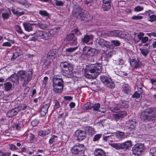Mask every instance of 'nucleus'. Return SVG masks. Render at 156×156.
<instances>
[{
	"label": "nucleus",
	"mask_w": 156,
	"mask_h": 156,
	"mask_svg": "<svg viewBox=\"0 0 156 156\" xmlns=\"http://www.w3.org/2000/svg\"><path fill=\"white\" fill-rule=\"evenodd\" d=\"M111 79V78H109L105 76H100L101 80L105 85L107 84V83L109 82V80H110Z\"/></svg>",
	"instance_id": "33"
},
{
	"label": "nucleus",
	"mask_w": 156,
	"mask_h": 156,
	"mask_svg": "<svg viewBox=\"0 0 156 156\" xmlns=\"http://www.w3.org/2000/svg\"><path fill=\"white\" fill-rule=\"evenodd\" d=\"M86 133L89 135L91 136L94 133V129L91 127H87L85 129Z\"/></svg>",
	"instance_id": "28"
},
{
	"label": "nucleus",
	"mask_w": 156,
	"mask_h": 156,
	"mask_svg": "<svg viewBox=\"0 0 156 156\" xmlns=\"http://www.w3.org/2000/svg\"><path fill=\"white\" fill-rule=\"evenodd\" d=\"M17 74L19 80L23 82V86L25 87L31 80L33 73L31 71L26 72L24 71L20 70L18 72Z\"/></svg>",
	"instance_id": "4"
},
{
	"label": "nucleus",
	"mask_w": 156,
	"mask_h": 156,
	"mask_svg": "<svg viewBox=\"0 0 156 156\" xmlns=\"http://www.w3.org/2000/svg\"><path fill=\"white\" fill-rule=\"evenodd\" d=\"M97 52L96 49L90 47H85L83 48V53L86 56H94Z\"/></svg>",
	"instance_id": "11"
},
{
	"label": "nucleus",
	"mask_w": 156,
	"mask_h": 156,
	"mask_svg": "<svg viewBox=\"0 0 156 156\" xmlns=\"http://www.w3.org/2000/svg\"><path fill=\"white\" fill-rule=\"evenodd\" d=\"M122 91L126 94H129L131 93V88L128 84H125L123 86Z\"/></svg>",
	"instance_id": "24"
},
{
	"label": "nucleus",
	"mask_w": 156,
	"mask_h": 156,
	"mask_svg": "<svg viewBox=\"0 0 156 156\" xmlns=\"http://www.w3.org/2000/svg\"><path fill=\"white\" fill-rule=\"evenodd\" d=\"M50 103L45 104L41 109V114L43 116H44L48 112V110L50 105Z\"/></svg>",
	"instance_id": "19"
},
{
	"label": "nucleus",
	"mask_w": 156,
	"mask_h": 156,
	"mask_svg": "<svg viewBox=\"0 0 156 156\" xmlns=\"http://www.w3.org/2000/svg\"><path fill=\"white\" fill-rule=\"evenodd\" d=\"M101 66L100 64L88 65L84 70L86 77L90 79L95 78L101 73Z\"/></svg>",
	"instance_id": "1"
},
{
	"label": "nucleus",
	"mask_w": 156,
	"mask_h": 156,
	"mask_svg": "<svg viewBox=\"0 0 156 156\" xmlns=\"http://www.w3.org/2000/svg\"><path fill=\"white\" fill-rule=\"evenodd\" d=\"M143 7L138 6L134 8V10L136 12H139L143 10Z\"/></svg>",
	"instance_id": "58"
},
{
	"label": "nucleus",
	"mask_w": 156,
	"mask_h": 156,
	"mask_svg": "<svg viewBox=\"0 0 156 156\" xmlns=\"http://www.w3.org/2000/svg\"><path fill=\"white\" fill-rule=\"evenodd\" d=\"M28 108V106L27 105L25 104H23L21 105L20 106V107H19L17 108H18L19 110H20V111L21 110H25L27 108Z\"/></svg>",
	"instance_id": "51"
},
{
	"label": "nucleus",
	"mask_w": 156,
	"mask_h": 156,
	"mask_svg": "<svg viewBox=\"0 0 156 156\" xmlns=\"http://www.w3.org/2000/svg\"><path fill=\"white\" fill-rule=\"evenodd\" d=\"M140 118L144 121H151L156 119V108H147L140 113Z\"/></svg>",
	"instance_id": "2"
},
{
	"label": "nucleus",
	"mask_w": 156,
	"mask_h": 156,
	"mask_svg": "<svg viewBox=\"0 0 156 156\" xmlns=\"http://www.w3.org/2000/svg\"><path fill=\"white\" fill-rule=\"evenodd\" d=\"M91 105L92 106L91 107V108H93L94 111H99L100 112V111L98 110L100 107V104L98 103H96L95 104L92 103Z\"/></svg>",
	"instance_id": "34"
},
{
	"label": "nucleus",
	"mask_w": 156,
	"mask_h": 156,
	"mask_svg": "<svg viewBox=\"0 0 156 156\" xmlns=\"http://www.w3.org/2000/svg\"><path fill=\"white\" fill-rule=\"evenodd\" d=\"M53 90L56 93L62 92L64 86V81L60 76H54L52 79Z\"/></svg>",
	"instance_id": "3"
},
{
	"label": "nucleus",
	"mask_w": 156,
	"mask_h": 156,
	"mask_svg": "<svg viewBox=\"0 0 156 156\" xmlns=\"http://www.w3.org/2000/svg\"><path fill=\"white\" fill-rule=\"evenodd\" d=\"M110 145L116 150H126L131 147L132 144L130 141H128L121 143H112Z\"/></svg>",
	"instance_id": "6"
},
{
	"label": "nucleus",
	"mask_w": 156,
	"mask_h": 156,
	"mask_svg": "<svg viewBox=\"0 0 156 156\" xmlns=\"http://www.w3.org/2000/svg\"><path fill=\"white\" fill-rule=\"evenodd\" d=\"M156 20V15H149L148 18V20L151 22L155 21Z\"/></svg>",
	"instance_id": "41"
},
{
	"label": "nucleus",
	"mask_w": 156,
	"mask_h": 156,
	"mask_svg": "<svg viewBox=\"0 0 156 156\" xmlns=\"http://www.w3.org/2000/svg\"><path fill=\"white\" fill-rule=\"evenodd\" d=\"M64 2L62 1H58L55 3L56 5L58 6H62L63 5Z\"/></svg>",
	"instance_id": "62"
},
{
	"label": "nucleus",
	"mask_w": 156,
	"mask_h": 156,
	"mask_svg": "<svg viewBox=\"0 0 156 156\" xmlns=\"http://www.w3.org/2000/svg\"><path fill=\"white\" fill-rule=\"evenodd\" d=\"M57 136L55 135L52 136L50 139L49 140V143L50 144H52L54 141L55 138H57Z\"/></svg>",
	"instance_id": "59"
},
{
	"label": "nucleus",
	"mask_w": 156,
	"mask_h": 156,
	"mask_svg": "<svg viewBox=\"0 0 156 156\" xmlns=\"http://www.w3.org/2000/svg\"><path fill=\"white\" fill-rule=\"evenodd\" d=\"M17 32L20 34H22L23 32L21 27L18 25H16L15 27Z\"/></svg>",
	"instance_id": "53"
},
{
	"label": "nucleus",
	"mask_w": 156,
	"mask_h": 156,
	"mask_svg": "<svg viewBox=\"0 0 156 156\" xmlns=\"http://www.w3.org/2000/svg\"><path fill=\"white\" fill-rule=\"evenodd\" d=\"M78 47L76 46L73 48H70L66 49V51L69 53L75 51L78 48Z\"/></svg>",
	"instance_id": "45"
},
{
	"label": "nucleus",
	"mask_w": 156,
	"mask_h": 156,
	"mask_svg": "<svg viewBox=\"0 0 156 156\" xmlns=\"http://www.w3.org/2000/svg\"><path fill=\"white\" fill-rule=\"evenodd\" d=\"M2 16L3 18L4 19H7L9 16V15L8 12L2 13Z\"/></svg>",
	"instance_id": "52"
},
{
	"label": "nucleus",
	"mask_w": 156,
	"mask_h": 156,
	"mask_svg": "<svg viewBox=\"0 0 156 156\" xmlns=\"http://www.w3.org/2000/svg\"><path fill=\"white\" fill-rule=\"evenodd\" d=\"M80 33L79 30L77 29H75L72 31L71 33L67 35L66 39L68 41H70L73 40L72 45L76 44L77 42L76 39L74 38L75 36L76 35H80Z\"/></svg>",
	"instance_id": "9"
},
{
	"label": "nucleus",
	"mask_w": 156,
	"mask_h": 156,
	"mask_svg": "<svg viewBox=\"0 0 156 156\" xmlns=\"http://www.w3.org/2000/svg\"><path fill=\"white\" fill-rule=\"evenodd\" d=\"M83 13L82 9L79 5H76L74 6L73 13L74 16L80 19Z\"/></svg>",
	"instance_id": "10"
},
{
	"label": "nucleus",
	"mask_w": 156,
	"mask_h": 156,
	"mask_svg": "<svg viewBox=\"0 0 156 156\" xmlns=\"http://www.w3.org/2000/svg\"><path fill=\"white\" fill-rule=\"evenodd\" d=\"M48 80V78L46 76L44 77V80L43 81V84L45 85L44 87L46 86V85L47 83V82Z\"/></svg>",
	"instance_id": "60"
},
{
	"label": "nucleus",
	"mask_w": 156,
	"mask_h": 156,
	"mask_svg": "<svg viewBox=\"0 0 156 156\" xmlns=\"http://www.w3.org/2000/svg\"><path fill=\"white\" fill-rule=\"evenodd\" d=\"M34 25L30 24L29 23L24 22L23 23V25L25 30L26 31L30 32L33 30L32 25Z\"/></svg>",
	"instance_id": "21"
},
{
	"label": "nucleus",
	"mask_w": 156,
	"mask_h": 156,
	"mask_svg": "<svg viewBox=\"0 0 156 156\" xmlns=\"http://www.w3.org/2000/svg\"><path fill=\"white\" fill-rule=\"evenodd\" d=\"M111 7V5L110 4H105L103 3L102 5V8L103 10L107 11Z\"/></svg>",
	"instance_id": "40"
},
{
	"label": "nucleus",
	"mask_w": 156,
	"mask_h": 156,
	"mask_svg": "<svg viewBox=\"0 0 156 156\" xmlns=\"http://www.w3.org/2000/svg\"><path fill=\"white\" fill-rule=\"evenodd\" d=\"M75 136L77 137L76 140L82 141L87 137L85 131L77 130L75 132Z\"/></svg>",
	"instance_id": "13"
},
{
	"label": "nucleus",
	"mask_w": 156,
	"mask_h": 156,
	"mask_svg": "<svg viewBox=\"0 0 156 156\" xmlns=\"http://www.w3.org/2000/svg\"><path fill=\"white\" fill-rule=\"evenodd\" d=\"M37 26L42 29H46L48 28V26L47 24L41 23H38L37 24Z\"/></svg>",
	"instance_id": "38"
},
{
	"label": "nucleus",
	"mask_w": 156,
	"mask_h": 156,
	"mask_svg": "<svg viewBox=\"0 0 156 156\" xmlns=\"http://www.w3.org/2000/svg\"><path fill=\"white\" fill-rule=\"evenodd\" d=\"M120 103L121 105L122 108H127L129 107L128 103L126 101L123 102V101H122Z\"/></svg>",
	"instance_id": "44"
},
{
	"label": "nucleus",
	"mask_w": 156,
	"mask_h": 156,
	"mask_svg": "<svg viewBox=\"0 0 156 156\" xmlns=\"http://www.w3.org/2000/svg\"><path fill=\"white\" fill-rule=\"evenodd\" d=\"M102 136L101 134H97L94 136L93 140L94 141H97Z\"/></svg>",
	"instance_id": "54"
},
{
	"label": "nucleus",
	"mask_w": 156,
	"mask_h": 156,
	"mask_svg": "<svg viewBox=\"0 0 156 156\" xmlns=\"http://www.w3.org/2000/svg\"><path fill=\"white\" fill-rule=\"evenodd\" d=\"M101 35L103 37H107L111 36L110 31H102L101 32Z\"/></svg>",
	"instance_id": "43"
},
{
	"label": "nucleus",
	"mask_w": 156,
	"mask_h": 156,
	"mask_svg": "<svg viewBox=\"0 0 156 156\" xmlns=\"http://www.w3.org/2000/svg\"><path fill=\"white\" fill-rule=\"evenodd\" d=\"M50 133V131L49 129H47L45 130H41L38 132V134L42 136H44L47 135L49 134Z\"/></svg>",
	"instance_id": "31"
},
{
	"label": "nucleus",
	"mask_w": 156,
	"mask_h": 156,
	"mask_svg": "<svg viewBox=\"0 0 156 156\" xmlns=\"http://www.w3.org/2000/svg\"><path fill=\"white\" fill-rule=\"evenodd\" d=\"M4 90L6 91L10 90L13 87V85L12 83L9 82L4 83Z\"/></svg>",
	"instance_id": "26"
},
{
	"label": "nucleus",
	"mask_w": 156,
	"mask_h": 156,
	"mask_svg": "<svg viewBox=\"0 0 156 156\" xmlns=\"http://www.w3.org/2000/svg\"><path fill=\"white\" fill-rule=\"evenodd\" d=\"M105 85L110 88H113L114 87L115 85L114 82L112 81L111 79L110 80H109V82H108Z\"/></svg>",
	"instance_id": "35"
},
{
	"label": "nucleus",
	"mask_w": 156,
	"mask_h": 156,
	"mask_svg": "<svg viewBox=\"0 0 156 156\" xmlns=\"http://www.w3.org/2000/svg\"><path fill=\"white\" fill-rule=\"evenodd\" d=\"M145 149V147L142 144H137L132 148L133 154L135 156H140Z\"/></svg>",
	"instance_id": "7"
},
{
	"label": "nucleus",
	"mask_w": 156,
	"mask_h": 156,
	"mask_svg": "<svg viewBox=\"0 0 156 156\" xmlns=\"http://www.w3.org/2000/svg\"><path fill=\"white\" fill-rule=\"evenodd\" d=\"M148 39V38L147 37H143L141 40V42L142 43H146Z\"/></svg>",
	"instance_id": "63"
},
{
	"label": "nucleus",
	"mask_w": 156,
	"mask_h": 156,
	"mask_svg": "<svg viewBox=\"0 0 156 156\" xmlns=\"http://www.w3.org/2000/svg\"><path fill=\"white\" fill-rule=\"evenodd\" d=\"M140 94L136 91L132 95V97L133 98H138L140 97Z\"/></svg>",
	"instance_id": "57"
},
{
	"label": "nucleus",
	"mask_w": 156,
	"mask_h": 156,
	"mask_svg": "<svg viewBox=\"0 0 156 156\" xmlns=\"http://www.w3.org/2000/svg\"><path fill=\"white\" fill-rule=\"evenodd\" d=\"M127 124V127L128 128L132 131V129H135L136 125V122L135 121L132 120H129L126 123Z\"/></svg>",
	"instance_id": "17"
},
{
	"label": "nucleus",
	"mask_w": 156,
	"mask_h": 156,
	"mask_svg": "<svg viewBox=\"0 0 156 156\" xmlns=\"http://www.w3.org/2000/svg\"><path fill=\"white\" fill-rule=\"evenodd\" d=\"M92 103H87L82 106V109L84 110H87L91 109Z\"/></svg>",
	"instance_id": "36"
},
{
	"label": "nucleus",
	"mask_w": 156,
	"mask_h": 156,
	"mask_svg": "<svg viewBox=\"0 0 156 156\" xmlns=\"http://www.w3.org/2000/svg\"><path fill=\"white\" fill-rule=\"evenodd\" d=\"M95 156H106V154L103 150L98 148L96 149L94 152Z\"/></svg>",
	"instance_id": "23"
},
{
	"label": "nucleus",
	"mask_w": 156,
	"mask_h": 156,
	"mask_svg": "<svg viewBox=\"0 0 156 156\" xmlns=\"http://www.w3.org/2000/svg\"><path fill=\"white\" fill-rule=\"evenodd\" d=\"M8 79L13 83V85H17L19 83V79L18 74L15 73L12 74L8 78Z\"/></svg>",
	"instance_id": "16"
},
{
	"label": "nucleus",
	"mask_w": 156,
	"mask_h": 156,
	"mask_svg": "<svg viewBox=\"0 0 156 156\" xmlns=\"http://www.w3.org/2000/svg\"><path fill=\"white\" fill-rule=\"evenodd\" d=\"M112 43L114 46H118L120 45V42L118 40H112L111 41Z\"/></svg>",
	"instance_id": "55"
},
{
	"label": "nucleus",
	"mask_w": 156,
	"mask_h": 156,
	"mask_svg": "<svg viewBox=\"0 0 156 156\" xmlns=\"http://www.w3.org/2000/svg\"><path fill=\"white\" fill-rule=\"evenodd\" d=\"M122 32L119 30H115L110 31L111 36L114 37H120Z\"/></svg>",
	"instance_id": "30"
},
{
	"label": "nucleus",
	"mask_w": 156,
	"mask_h": 156,
	"mask_svg": "<svg viewBox=\"0 0 156 156\" xmlns=\"http://www.w3.org/2000/svg\"><path fill=\"white\" fill-rule=\"evenodd\" d=\"M34 34H35L37 38L44 40H48L51 37V34L49 31L38 30L35 32Z\"/></svg>",
	"instance_id": "8"
},
{
	"label": "nucleus",
	"mask_w": 156,
	"mask_h": 156,
	"mask_svg": "<svg viewBox=\"0 0 156 156\" xmlns=\"http://www.w3.org/2000/svg\"><path fill=\"white\" fill-rule=\"evenodd\" d=\"M131 66L135 69L140 68L142 66V64L138 59L136 60L135 58H133L130 60Z\"/></svg>",
	"instance_id": "15"
},
{
	"label": "nucleus",
	"mask_w": 156,
	"mask_h": 156,
	"mask_svg": "<svg viewBox=\"0 0 156 156\" xmlns=\"http://www.w3.org/2000/svg\"><path fill=\"white\" fill-rule=\"evenodd\" d=\"M140 51L141 53L145 57H146L149 53V51L147 49H143L140 48Z\"/></svg>",
	"instance_id": "42"
},
{
	"label": "nucleus",
	"mask_w": 156,
	"mask_h": 156,
	"mask_svg": "<svg viewBox=\"0 0 156 156\" xmlns=\"http://www.w3.org/2000/svg\"><path fill=\"white\" fill-rule=\"evenodd\" d=\"M39 13L43 17H49L50 16L49 14L46 11L40 10Z\"/></svg>",
	"instance_id": "39"
},
{
	"label": "nucleus",
	"mask_w": 156,
	"mask_h": 156,
	"mask_svg": "<svg viewBox=\"0 0 156 156\" xmlns=\"http://www.w3.org/2000/svg\"><path fill=\"white\" fill-rule=\"evenodd\" d=\"M54 109H55L58 108L60 107V104L58 101L55 100L54 101Z\"/></svg>",
	"instance_id": "50"
},
{
	"label": "nucleus",
	"mask_w": 156,
	"mask_h": 156,
	"mask_svg": "<svg viewBox=\"0 0 156 156\" xmlns=\"http://www.w3.org/2000/svg\"><path fill=\"white\" fill-rule=\"evenodd\" d=\"M92 16L89 13H83V15L80 19L85 21H89L92 19Z\"/></svg>",
	"instance_id": "25"
},
{
	"label": "nucleus",
	"mask_w": 156,
	"mask_h": 156,
	"mask_svg": "<svg viewBox=\"0 0 156 156\" xmlns=\"http://www.w3.org/2000/svg\"><path fill=\"white\" fill-rule=\"evenodd\" d=\"M143 17L140 15L134 16L132 17V19L133 20H139L142 19Z\"/></svg>",
	"instance_id": "56"
},
{
	"label": "nucleus",
	"mask_w": 156,
	"mask_h": 156,
	"mask_svg": "<svg viewBox=\"0 0 156 156\" xmlns=\"http://www.w3.org/2000/svg\"><path fill=\"white\" fill-rule=\"evenodd\" d=\"M98 43L101 47H109L110 43L108 42L105 41L103 39H100L98 41Z\"/></svg>",
	"instance_id": "20"
},
{
	"label": "nucleus",
	"mask_w": 156,
	"mask_h": 156,
	"mask_svg": "<svg viewBox=\"0 0 156 156\" xmlns=\"http://www.w3.org/2000/svg\"><path fill=\"white\" fill-rule=\"evenodd\" d=\"M127 115L125 111H119L115 112L112 115V117L114 120L116 121L121 119Z\"/></svg>",
	"instance_id": "14"
},
{
	"label": "nucleus",
	"mask_w": 156,
	"mask_h": 156,
	"mask_svg": "<svg viewBox=\"0 0 156 156\" xmlns=\"http://www.w3.org/2000/svg\"><path fill=\"white\" fill-rule=\"evenodd\" d=\"M147 35L150 37L152 36L156 37V31L151 32L148 33L147 34Z\"/></svg>",
	"instance_id": "61"
},
{
	"label": "nucleus",
	"mask_w": 156,
	"mask_h": 156,
	"mask_svg": "<svg viewBox=\"0 0 156 156\" xmlns=\"http://www.w3.org/2000/svg\"><path fill=\"white\" fill-rule=\"evenodd\" d=\"M28 138L30 143H33L34 142L35 139L34 135L32 133L29 134Z\"/></svg>",
	"instance_id": "48"
},
{
	"label": "nucleus",
	"mask_w": 156,
	"mask_h": 156,
	"mask_svg": "<svg viewBox=\"0 0 156 156\" xmlns=\"http://www.w3.org/2000/svg\"><path fill=\"white\" fill-rule=\"evenodd\" d=\"M12 13L15 15L18 16H20L24 15L25 12L24 11L20 12L16 10L15 9H12Z\"/></svg>",
	"instance_id": "37"
},
{
	"label": "nucleus",
	"mask_w": 156,
	"mask_h": 156,
	"mask_svg": "<svg viewBox=\"0 0 156 156\" xmlns=\"http://www.w3.org/2000/svg\"><path fill=\"white\" fill-rule=\"evenodd\" d=\"M57 53V51L55 49L50 50L48 52L47 57L48 58H55L56 54Z\"/></svg>",
	"instance_id": "22"
},
{
	"label": "nucleus",
	"mask_w": 156,
	"mask_h": 156,
	"mask_svg": "<svg viewBox=\"0 0 156 156\" xmlns=\"http://www.w3.org/2000/svg\"><path fill=\"white\" fill-rule=\"evenodd\" d=\"M84 145L83 144H77L71 149L73 153L75 154H80L83 152Z\"/></svg>",
	"instance_id": "12"
},
{
	"label": "nucleus",
	"mask_w": 156,
	"mask_h": 156,
	"mask_svg": "<svg viewBox=\"0 0 156 156\" xmlns=\"http://www.w3.org/2000/svg\"><path fill=\"white\" fill-rule=\"evenodd\" d=\"M20 111L18 108H16L9 110L7 113V116L9 118H11L15 115Z\"/></svg>",
	"instance_id": "18"
},
{
	"label": "nucleus",
	"mask_w": 156,
	"mask_h": 156,
	"mask_svg": "<svg viewBox=\"0 0 156 156\" xmlns=\"http://www.w3.org/2000/svg\"><path fill=\"white\" fill-rule=\"evenodd\" d=\"M150 153L153 156H156V147H153L150 149Z\"/></svg>",
	"instance_id": "49"
},
{
	"label": "nucleus",
	"mask_w": 156,
	"mask_h": 156,
	"mask_svg": "<svg viewBox=\"0 0 156 156\" xmlns=\"http://www.w3.org/2000/svg\"><path fill=\"white\" fill-rule=\"evenodd\" d=\"M116 64L119 65H121L124 64V61L123 60L122 58H119L115 60Z\"/></svg>",
	"instance_id": "47"
},
{
	"label": "nucleus",
	"mask_w": 156,
	"mask_h": 156,
	"mask_svg": "<svg viewBox=\"0 0 156 156\" xmlns=\"http://www.w3.org/2000/svg\"><path fill=\"white\" fill-rule=\"evenodd\" d=\"M52 59L51 58H47L45 60L44 63V65L45 68H49L51 65L52 64Z\"/></svg>",
	"instance_id": "32"
},
{
	"label": "nucleus",
	"mask_w": 156,
	"mask_h": 156,
	"mask_svg": "<svg viewBox=\"0 0 156 156\" xmlns=\"http://www.w3.org/2000/svg\"><path fill=\"white\" fill-rule=\"evenodd\" d=\"M61 66L63 68V75L68 77H70L73 73V65L70 63L63 62L61 63Z\"/></svg>",
	"instance_id": "5"
},
{
	"label": "nucleus",
	"mask_w": 156,
	"mask_h": 156,
	"mask_svg": "<svg viewBox=\"0 0 156 156\" xmlns=\"http://www.w3.org/2000/svg\"><path fill=\"white\" fill-rule=\"evenodd\" d=\"M93 36L92 35H86L84 36L83 38H82V41L84 43H87L88 42L90 39L93 40Z\"/></svg>",
	"instance_id": "29"
},
{
	"label": "nucleus",
	"mask_w": 156,
	"mask_h": 156,
	"mask_svg": "<svg viewBox=\"0 0 156 156\" xmlns=\"http://www.w3.org/2000/svg\"><path fill=\"white\" fill-rule=\"evenodd\" d=\"M144 35V33L142 32H139L137 35L138 39L141 40L143 37Z\"/></svg>",
	"instance_id": "64"
},
{
	"label": "nucleus",
	"mask_w": 156,
	"mask_h": 156,
	"mask_svg": "<svg viewBox=\"0 0 156 156\" xmlns=\"http://www.w3.org/2000/svg\"><path fill=\"white\" fill-rule=\"evenodd\" d=\"M121 105L120 103L119 104H114L111 108V111L112 112H115L116 110L122 109Z\"/></svg>",
	"instance_id": "27"
},
{
	"label": "nucleus",
	"mask_w": 156,
	"mask_h": 156,
	"mask_svg": "<svg viewBox=\"0 0 156 156\" xmlns=\"http://www.w3.org/2000/svg\"><path fill=\"white\" fill-rule=\"evenodd\" d=\"M124 133L122 132L117 131L116 133V136L118 138H124Z\"/></svg>",
	"instance_id": "46"
}]
</instances>
